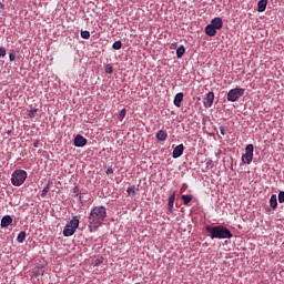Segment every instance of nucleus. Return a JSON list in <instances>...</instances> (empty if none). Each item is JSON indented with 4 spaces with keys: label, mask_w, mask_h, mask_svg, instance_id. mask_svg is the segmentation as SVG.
Returning <instances> with one entry per match:
<instances>
[{
    "label": "nucleus",
    "mask_w": 284,
    "mask_h": 284,
    "mask_svg": "<svg viewBox=\"0 0 284 284\" xmlns=\"http://www.w3.org/2000/svg\"><path fill=\"white\" fill-rule=\"evenodd\" d=\"M105 219H108V209L102 205L94 206L88 216L89 230H98V227L103 225V221H105Z\"/></svg>",
    "instance_id": "obj_1"
},
{
    "label": "nucleus",
    "mask_w": 284,
    "mask_h": 284,
    "mask_svg": "<svg viewBox=\"0 0 284 284\" xmlns=\"http://www.w3.org/2000/svg\"><path fill=\"white\" fill-rule=\"evenodd\" d=\"M205 230L210 234L212 240H214V239H220V240L232 239V236H233L232 232L223 225H216V226L206 225Z\"/></svg>",
    "instance_id": "obj_2"
},
{
    "label": "nucleus",
    "mask_w": 284,
    "mask_h": 284,
    "mask_svg": "<svg viewBox=\"0 0 284 284\" xmlns=\"http://www.w3.org/2000/svg\"><path fill=\"white\" fill-rule=\"evenodd\" d=\"M27 179H28V172H26L24 170H16L12 173L11 183L16 187H19V186L23 185V183H26Z\"/></svg>",
    "instance_id": "obj_3"
},
{
    "label": "nucleus",
    "mask_w": 284,
    "mask_h": 284,
    "mask_svg": "<svg viewBox=\"0 0 284 284\" xmlns=\"http://www.w3.org/2000/svg\"><path fill=\"white\" fill-rule=\"evenodd\" d=\"M79 216H72L71 221L64 226L63 236H72L79 230Z\"/></svg>",
    "instance_id": "obj_4"
},
{
    "label": "nucleus",
    "mask_w": 284,
    "mask_h": 284,
    "mask_svg": "<svg viewBox=\"0 0 284 284\" xmlns=\"http://www.w3.org/2000/svg\"><path fill=\"white\" fill-rule=\"evenodd\" d=\"M243 94H245V89L243 88L231 89L227 93V101L234 103L236 100L243 97Z\"/></svg>",
    "instance_id": "obj_5"
},
{
    "label": "nucleus",
    "mask_w": 284,
    "mask_h": 284,
    "mask_svg": "<svg viewBox=\"0 0 284 284\" xmlns=\"http://www.w3.org/2000/svg\"><path fill=\"white\" fill-rule=\"evenodd\" d=\"M254 160V145L247 144L245 148V154L242 155V162L246 165H250Z\"/></svg>",
    "instance_id": "obj_6"
},
{
    "label": "nucleus",
    "mask_w": 284,
    "mask_h": 284,
    "mask_svg": "<svg viewBox=\"0 0 284 284\" xmlns=\"http://www.w3.org/2000/svg\"><path fill=\"white\" fill-rule=\"evenodd\" d=\"M73 145H75V148H85V145H88V140L79 134L74 138Z\"/></svg>",
    "instance_id": "obj_7"
},
{
    "label": "nucleus",
    "mask_w": 284,
    "mask_h": 284,
    "mask_svg": "<svg viewBox=\"0 0 284 284\" xmlns=\"http://www.w3.org/2000/svg\"><path fill=\"white\" fill-rule=\"evenodd\" d=\"M213 103H214V92L211 91L203 99V105L204 108H212Z\"/></svg>",
    "instance_id": "obj_8"
},
{
    "label": "nucleus",
    "mask_w": 284,
    "mask_h": 284,
    "mask_svg": "<svg viewBox=\"0 0 284 284\" xmlns=\"http://www.w3.org/2000/svg\"><path fill=\"white\" fill-rule=\"evenodd\" d=\"M184 150H185V146H183V144H180V145L175 146L173 152H172L173 159H179L180 156H183V151Z\"/></svg>",
    "instance_id": "obj_9"
},
{
    "label": "nucleus",
    "mask_w": 284,
    "mask_h": 284,
    "mask_svg": "<svg viewBox=\"0 0 284 284\" xmlns=\"http://www.w3.org/2000/svg\"><path fill=\"white\" fill-rule=\"evenodd\" d=\"M174 201H176V193H173L169 197L168 214H172V212H174Z\"/></svg>",
    "instance_id": "obj_10"
},
{
    "label": "nucleus",
    "mask_w": 284,
    "mask_h": 284,
    "mask_svg": "<svg viewBox=\"0 0 284 284\" xmlns=\"http://www.w3.org/2000/svg\"><path fill=\"white\" fill-rule=\"evenodd\" d=\"M211 24L215 30H221V28H223V19L214 18L211 20Z\"/></svg>",
    "instance_id": "obj_11"
},
{
    "label": "nucleus",
    "mask_w": 284,
    "mask_h": 284,
    "mask_svg": "<svg viewBox=\"0 0 284 284\" xmlns=\"http://www.w3.org/2000/svg\"><path fill=\"white\" fill-rule=\"evenodd\" d=\"M1 227H10L12 225V216L4 215L1 220Z\"/></svg>",
    "instance_id": "obj_12"
},
{
    "label": "nucleus",
    "mask_w": 284,
    "mask_h": 284,
    "mask_svg": "<svg viewBox=\"0 0 284 284\" xmlns=\"http://www.w3.org/2000/svg\"><path fill=\"white\" fill-rule=\"evenodd\" d=\"M270 0H260L257 2V12H265L267 10V3Z\"/></svg>",
    "instance_id": "obj_13"
},
{
    "label": "nucleus",
    "mask_w": 284,
    "mask_h": 284,
    "mask_svg": "<svg viewBox=\"0 0 284 284\" xmlns=\"http://www.w3.org/2000/svg\"><path fill=\"white\" fill-rule=\"evenodd\" d=\"M216 30L212 24L205 27V33L207 37H216Z\"/></svg>",
    "instance_id": "obj_14"
},
{
    "label": "nucleus",
    "mask_w": 284,
    "mask_h": 284,
    "mask_svg": "<svg viewBox=\"0 0 284 284\" xmlns=\"http://www.w3.org/2000/svg\"><path fill=\"white\" fill-rule=\"evenodd\" d=\"M158 141H168V131L159 130L156 133Z\"/></svg>",
    "instance_id": "obj_15"
},
{
    "label": "nucleus",
    "mask_w": 284,
    "mask_h": 284,
    "mask_svg": "<svg viewBox=\"0 0 284 284\" xmlns=\"http://www.w3.org/2000/svg\"><path fill=\"white\" fill-rule=\"evenodd\" d=\"M183 102V93H178L175 97H174V105L175 108H181V103Z\"/></svg>",
    "instance_id": "obj_16"
},
{
    "label": "nucleus",
    "mask_w": 284,
    "mask_h": 284,
    "mask_svg": "<svg viewBox=\"0 0 284 284\" xmlns=\"http://www.w3.org/2000/svg\"><path fill=\"white\" fill-rule=\"evenodd\" d=\"M270 205L272 210H276V207H278V200L275 194L271 195Z\"/></svg>",
    "instance_id": "obj_17"
},
{
    "label": "nucleus",
    "mask_w": 284,
    "mask_h": 284,
    "mask_svg": "<svg viewBox=\"0 0 284 284\" xmlns=\"http://www.w3.org/2000/svg\"><path fill=\"white\" fill-rule=\"evenodd\" d=\"M103 261H104L103 256L98 255L92 260V265H94V267H99V265H103Z\"/></svg>",
    "instance_id": "obj_18"
},
{
    "label": "nucleus",
    "mask_w": 284,
    "mask_h": 284,
    "mask_svg": "<svg viewBox=\"0 0 284 284\" xmlns=\"http://www.w3.org/2000/svg\"><path fill=\"white\" fill-rule=\"evenodd\" d=\"M185 54V47L184 45H180L176 49V58L178 59H183V55Z\"/></svg>",
    "instance_id": "obj_19"
},
{
    "label": "nucleus",
    "mask_w": 284,
    "mask_h": 284,
    "mask_svg": "<svg viewBox=\"0 0 284 284\" xmlns=\"http://www.w3.org/2000/svg\"><path fill=\"white\" fill-rule=\"evenodd\" d=\"M181 200L183 201L184 205H190L192 202V195H182Z\"/></svg>",
    "instance_id": "obj_20"
},
{
    "label": "nucleus",
    "mask_w": 284,
    "mask_h": 284,
    "mask_svg": "<svg viewBox=\"0 0 284 284\" xmlns=\"http://www.w3.org/2000/svg\"><path fill=\"white\" fill-rule=\"evenodd\" d=\"M26 236H27L26 231L20 232V233L18 234V236H17L18 243H23V241H26Z\"/></svg>",
    "instance_id": "obj_21"
},
{
    "label": "nucleus",
    "mask_w": 284,
    "mask_h": 284,
    "mask_svg": "<svg viewBox=\"0 0 284 284\" xmlns=\"http://www.w3.org/2000/svg\"><path fill=\"white\" fill-rule=\"evenodd\" d=\"M49 192H50V182L42 190V193H41L42 199H45V196H48Z\"/></svg>",
    "instance_id": "obj_22"
},
{
    "label": "nucleus",
    "mask_w": 284,
    "mask_h": 284,
    "mask_svg": "<svg viewBox=\"0 0 284 284\" xmlns=\"http://www.w3.org/2000/svg\"><path fill=\"white\" fill-rule=\"evenodd\" d=\"M113 50H121V48H123V42H121L120 40L115 41L112 45Z\"/></svg>",
    "instance_id": "obj_23"
},
{
    "label": "nucleus",
    "mask_w": 284,
    "mask_h": 284,
    "mask_svg": "<svg viewBox=\"0 0 284 284\" xmlns=\"http://www.w3.org/2000/svg\"><path fill=\"white\" fill-rule=\"evenodd\" d=\"M126 193L129 196H134L136 194V187L134 186H130L128 190H126Z\"/></svg>",
    "instance_id": "obj_24"
},
{
    "label": "nucleus",
    "mask_w": 284,
    "mask_h": 284,
    "mask_svg": "<svg viewBox=\"0 0 284 284\" xmlns=\"http://www.w3.org/2000/svg\"><path fill=\"white\" fill-rule=\"evenodd\" d=\"M128 113V111H125V109H122L120 112H119V115H118V119L119 121H123V119H125V114Z\"/></svg>",
    "instance_id": "obj_25"
},
{
    "label": "nucleus",
    "mask_w": 284,
    "mask_h": 284,
    "mask_svg": "<svg viewBox=\"0 0 284 284\" xmlns=\"http://www.w3.org/2000/svg\"><path fill=\"white\" fill-rule=\"evenodd\" d=\"M82 39H90V31L84 30L80 32Z\"/></svg>",
    "instance_id": "obj_26"
},
{
    "label": "nucleus",
    "mask_w": 284,
    "mask_h": 284,
    "mask_svg": "<svg viewBox=\"0 0 284 284\" xmlns=\"http://www.w3.org/2000/svg\"><path fill=\"white\" fill-rule=\"evenodd\" d=\"M105 72H106V74H112V72H114V69L112 68V64H106L105 65Z\"/></svg>",
    "instance_id": "obj_27"
},
{
    "label": "nucleus",
    "mask_w": 284,
    "mask_h": 284,
    "mask_svg": "<svg viewBox=\"0 0 284 284\" xmlns=\"http://www.w3.org/2000/svg\"><path fill=\"white\" fill-rule=\"evenodd\" d=\"M29 116H30V119H34V116H37V109H31L29 111Z\"/></svg>",
    "instance_id": "obj_28"
},
{
    "label": "nucleus",
    "mask_w": 284,
    "mask_h": 284,
    "mask_svg": "<svg viewBox=\"0 0 284 284\" xmlns=\"http://www.w3.org/2000/svg\"><path fill=\"white\" fill-rule=\"evenodd\" d=\"M277 199H278V203H283V202H284V191H281V192L278 193Z\"/></svg>",
    "instance_id": "obj_29"
},
{
    "label": "nucleus",
    "mask_w": 284,
    "mask_h": 284,
    "mask_svg": "<svg viewBox=\"0 0 284 284\" xmlns=\"http://www.w3.org/2000/svg\"><path fill=\"white\" fill-rule=\"evenodd\" d=\"M220 132L223 136H225V134H227V128L226 126H220Z\"/></svg>",
    "instance_id": "obj_30"
},
{
    "label": "nucleus",
    "mask_w": 284,
    "mask_h": 284,
    "mask_svg": "<svg viewBox=\"0 0 284 284\" xmlns=\"http://www.w3.org/2000/svg\"><path fill=\"white\" fill-rule=\"evenodd\" d=\"M6 57V48L0 47V59H3Z\"/></svg>",
    "instance_id": "obj_31"
},
{
    "label": "nucleus",
    "mask_w": 284,
    "mask_h": 284,
    "mask_svg": "<svg viewBox=\"0 0 284 284\" xmlns=\"http://www.w3.org/2000/svg\"><path fill=\"white\" fill-rule=\"evenodd\" d=\"M207 168H214V161L210 160L207 163H206Z\"/></svg>",
    "instance_id": "obj_32"
},
{
    "label": "nucleus",
    "mask_w": 284,
    "mask_h": 284,
    "mask_svg": "<svg viewBox=\"0 0 284 284\" xmlns=\"http://www.w3.org/2000/svg\"><path fill=\"white\" fill-rule=\"evenodd\" d=\"M105 173L106 174H114V170H112V168H108Z\"/></svg>",
    "instance_id": "obj_33"
},
{
    "label": "nucleus",
    "mask_w": 284,
    "mask_h": 284,
    "mask_svg": "<svg viewBox=\"0 0 284 284\" xmlns=\"http://www.w3.org/2000/svg\"><path fill=\"white\" fill-rule=\"evenodd\" d=\"M9 59H10V61H14V59H17V55H14V53H10Z\"/></svg>",
    "instance_id": "obj_34"
},
{
    "label": "nucleus",
    "mask_w": 284,
    "mask_h": 284,
    "mask_svg": "<svg viewBox=\"0 0 284 284\" xmlns=\"http://www.w3.org/2000/svg\"><path fill=\"white\" fill-rule=\"evenodd\" d=\"M186 187H187V185L184 183L183 187H181V192H185Z\"/></svg>",
    "instance_id": "obj_35"
},
{
    "label": "nucleus",
    "mask_w": 284,
    "mask_h": 284,
    "mask_svg": "<svg viewBox=\"0 0 284 284\" xmlns=\"http://www.w3.org/2000/svg\"><path fill=\"white\" fill-rule=\"evenodd\" d=\"M33 148H39V142H34Z\"/></svg>",
    "instance_id": "obj_36"
},
{
    "label": "nucleus",
    "mask_w": 284,
    "mask_h": 284,
    "mask_svg": "<svg viewBox=\"0 0 284 284\" xmlns=\"http://www.w3.org/2000/svg\"><path fill=\"white\" fill-rule=\"evenodd\" d=\"M172 48H176V44H172Z\"/></svg>",
    "instance_id": "obj_37"
}]
</instances>
